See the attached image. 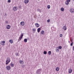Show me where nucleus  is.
Returning <instances> with one entry per match:
<instances>
[{
	"instance_id": "1",
	"label": "nucleus",
	"mask_w": 74,
	"mask_h": 74,
	"mask_svg": "<svg viewBox=\"0 0 74 74\" xmlns=\"http://www.w3.org/2000/svg\"><path fill=\"white\" fill-rule=\"evenodd\" d=\"M10 62H11V59H10V58L9 57L7 58L6 61V64H9V63H10Z\"/></svg>"
},
{
	"instance_id": "2",
	"label": "nucleus",
	"mask_w": 74,
	"mask_h": 74,
	"mask_svg": "<svg viewBox=\"0 0 74 74\" xmlns=\"http://www.w3.org/2000/svg\"><path fill=\"white\" fill-rule=\"evenodd\" d=\"M42 71V69H40L37 70L36 73L37 74H41Z\"/></svg>"
},
{
	"instance_id": "3",
	"label": "nucleus",
	"mask_w": 74,
	"mask_h": 74,
	"mask_svg": "<svg viewBox=\"0 0 74 74\" xmlns=\"http://www.w3.org/2000/svg\"><path fill=\"white\" fill-rule=\"evenodd\" d=\"M5 43V41H1V42L0 44H1V45H3V47L4 46V44Z\"/></svg>"
},
{
	"instance_id": "4",
	"label": "nucleus",
	"mask_w": 74,
	"mask_h": 74,
	"mask_svg": "<svg viewBox=\"0 0 74 74\" xmlns=\"http://www.w3.org/2000/svg\"><path fill=\"white\" fill-rule=\"evenodd\" d=\"M25 23L24 21H22L20 23V25L22 26H24V25H25Z\"/></svg>"
},
{
	"instance_id": "5",
	"label": "nucleus",
	"mask_w": 74,
	"mask_h": 74,
	"mask_svg": "<svg viewBox=\"0 0 74 74\" xmlns=\"http://www.w3.org/2000/svg\"><path fill=\"white\" fill-rule=\"evenodd\" d=\"M13 10H14V11H17L18 10V8H17V7H14L13 8Z\"/></svg>"
},
{
	"instance_id": "6",
	"label": "nucleus",
	"mask_w": 74,
	"mask_h": 74,
	"mask_svg": "<svg viewBox=\"0 0 74 74\" xmlns=\"http://www.w3.org/2000/svg\"><path fill=\"white\" fill-rule=\"evenodd\" d=\"M6 68V69L8 70H10V69H11V67L9 66H7Z\"/></svg>"
},
{
	"instance_id": "7",
	"label": "nucleus",
	"mask_w": 74,
	"mask_h": 74,
	"mask_svg": "<svg viewBox=\"0 0 74 74\" xmlns=\"http://www.w3.org/2000/svg\"><path fill=\"white\" fill-rule=\"evenodd\" d=\"M70 12L73 13L74 12V9L73 8L71 9L70 10Z\"/></svg>"
},
{
	"instance_id": "8",
	"label": "nucleus",
	"mask_w": 74,
	"mask_h": 74,
	"mask_svg": "<svg viewBox=\"0 0 74 74\" xmlns=\"http://www.w3.org/2000/svg\"><path fill=\"white\" fill-rule=\"evenodd\" d=\"M11 27L10 26V25H8L6 26V28L7 29H10V28Z\"/></svg>"
},
{
	"instance_id": "9",
	"label": "nucleus",
	"mask_w": 74,
	"mask_h": 74,
	"mask_svg": "<svg viewBox=\"0 0 74 74\" xmlns=\"http://www.w3.org/2000/svg\"><path fill=\"white\" fill-rule=\"evenodd\" d=\"M56 52H59V48L56 47Z\"/></svg>"
},
{
	"instance_id": "10",
	"label": "nucleus",
	"mask_w": 74,
	"mask_h": 74,
	"mask_svg": "<svg viewBox=\"0 0 74 74\" xmlns=\"http://www.w3.org/2000/svg\"><path fill=\"white\" fill-rule=\"evenodd\" d=\"M35 25L36 26H36L37 27H39V26H40V24H38V23H35Z\"/></svg>"
},
{
	"instance_id": "11",
	"label": "nucleus",
	"mask_w": 74,
	"mask_h": 74,
	"mask_svg": "<svg viewBox=\"0 0 74 74\" xmlns=\"http://www.w3.org/2000/svg\"><path fill=\"white\" fill-rule=\"evenodd\" d=\"M69 2L66 1L65 2V3L66 5H69Z\"/></svg>"
},
{
	"instance_id": "12",
	"label": "nucleus",
	"mask_w": 74,
	"mask_h": 74,
	"mask_svg": "<svg viewBox=\"0 0 74 74\" xmlns=\"http://www.w3.org/2000/svg\"><path fill=\"white\" fill-rule=\"evenodd\" d=\"M24 3L25 4H27L28 3H29V0H25Z\"/></svg>"
},
{
	"instance_id": "13",
	"label": "nucleus",
	"mask_w": 74,
	"mask_h": 74,
	"mask_svg": "<svg viewBox=\"0 0 74 74\" xmlns=\"http://www.w3.org/2000/svg\"><path fill=\"white\" fill-rule=\"evenodd\" d=\"M69 73H72V69H69Z\"/></svg>"
},
{
	"instance_id": "14",
	"label": "nucleus",
	"mask_w": 74,
	"mask_h": 74,
	"mask_svg": "<svg viewBox=\"0 0 74 74\" xmlns=\"http://www.w3.org/2000/svg\"><path fill=\"white\" fill-rule=\"evenodd\" d=\"M19 62L20 63H21V64H23V63H24L23 61L21 60H20V61H19Z\"/></svg>"
},
{
	"instance_id": "15",
	"label": "nucleus",
	"mask_w": 74,
	"mask_h": 74,
	"mask_svg": "<svg viewBox=\"0 0 74 74\" xmlns=\"http://www.w3.org/2000/svg\"><path fill=\"white\" fill-rule=\"evenodd\" d=\"M41 34H44V30H42L40 32Z\"/></svg>"
},
{
	"instance_id": "16",
	"label": "nucleus",
	"mask_w": 74,
	"mask_h": 74,
	"mask_svg": "<svg viewBox=\"0 0 74 74\" xmlns=\"http://www.w3.org/2000/svg\"><path fill=\"white\" fill-rule=\"evenodd\" d=\"M36 28H33L32 29V31L34 32H33L34 33L35 32H36Z\"/></svg>"
},
{
	"instance_id": "17",
	"label": "nucleus",
	"mask_w": 74,
	"mask_h": 74,
	"mask_svg": "<svg viewBox=\"0 0 74 74\" xmlns=\"http://www.w3.org/2000/svg\"><path fill=\"white\" fill-rule=\"evenodd\" d=\"M40 30H41V28H39L37 29V32L38 33H39L40 32Z\"/></svg>"
},
{
	"instance_id": "18",
	"label": "nucleus",
	"mask_w": 74,
	"mask_h": 74,
	"mask_svg": "<svg viewBox=\"0 0 74 74\" xmlns=\"http://www.w3.org/2000/svg\"><path fill=\"white\" fill-rule=\"evenodd\" d=\"M10 65L12 67H14V64H12V63H10Z\"/></svg>"
},
{
	"instance_id": "19",
	"label": "nucleus",
	"mask_w": 74,
	"mask_h": 74,
	"mask_svg": "<svg viewBox=\"0 0 74 74\" xmlns=\"http://www.w3.org/2000/svg\"><path fill=\"white\" fill-rule=\"evenodd\" d=\"M63 30H66V27L65 26H64L63 27Z\"/></svg>"
},
{
	"instance_id": "20",
	"label": "nucleus",
	"mask_w": 74,
	"mask_h": 74,
	"mask_svg": "<svg viewBox=\"0 0 74 74\" xmlns=\"http://www.w3.org/2000/svg\"><path fill=\"white\" fill-rule=\"evenodd\" d=\"M24 41L25 42H27V39L25 38L24 40Z\"/></svg>"
},
{
	"instance_id": "21",
	"label": "nucleus",
	"mask_w": 74,
	"mask_h": 74,
	"mask_svg": "<svg viewBox=\"0 0 74 74\" xmlns=\"http://www.w3.org/2000/svg\"><path fill=\"white\" fill-rule=\"evenodd\" d=\"M56 70L57 71H58L59 70V67H57L56 69Z\"/></svg>"
},
{
	"instance_id": "22",
	"label": "nucleus",
	"mask_w": 74,
	"mask_h": 74,
	"mask_svg": "<svg viewBox=\"0 0 74 74\" xmlns=\"http://www.w3.org/2000/svg\"><path fill=\"white\" fill-rule=\"evenodd\" d=\"M37 11L38 12L39 11L40 12H41V10L40 9H38L37 10Z\"/></svg>"
},
{
	"instance_id": "23",
	"label": "nucleus",
	"mask_w": 74,
	"mask_h": 74,
	"mask_svg": "<svg viewBox=\"0 0 74 74\" xmlns=\"http://www.w3.org/2000/svg\"><path fill=\"white\" fill-rule=\"evenodd\" d=\"M9 42L11 43V44L13 43V40H9Z\"/></svg>"
},
{
	"instance_id": "24",
	"label": "nucleus",
	"mask_w": 74,
	"mask_h": 74,
	"mask_svg": "<svg viewBox=\"0 0 74 74\" xmlns=\"http://www.w3.org/2000/svg\"><path fill=\"white\" fill-rule=\"evenodd\" d=\"M48 55H51V51H49L48 52Z\"/></svg>"
},
{
	"instance_id": "25",
	"label": "nucleus",
	"mask_w": 74,
	"mask_h": 74,
	"mask_svg": "<svg viewBox=\"0 0 74 74\" xmlns=\"http://www.w3.org/2000/svg\"><path fill=\"white\" fill-rule=\"evenodd\" d=\"M61 11H64V9L63 8H61Z\"/></svg>"
},
{
	"instance_id": "26",
	"label": "nucleus",
	"mask_w": 74,
	"mask_h": 74,
	"mask_svg": "<svg viewBox=\"0 0 74 74\" xmlns=\"http://www.w3.org/2000/svg\"><path fill=\"white\" fill-rule=\"evenodd\" d=\"M47 8L48 9H49V8H51V6H50V5H48V6L47 7Z\"/></svg>"
},
{
	"instance_id": "27",
	"label": "nucleus",
	"mask_w": 74,
	"mask_h": 74,
	"mask_svg": "<svg viewBox=\"0 0 74 74\" xmlns=\"http://www.w3.org/2000/svg\"><path fill=\"white\" fill-rule=\"evenodd\" d=\"M43 53L44 54H45V55H46V54L47 53V52L46 51H44L43 52Z\"/></svg>"
},
{
	"instance_id": "28",
	"label": "nucleus",
	"mask_w": 74,
	"mask_h": 74,
	"mask_svg": "<svg viewBox=\"0 0 74 74\" xmlns=\"http://www.w3.org/2000/svg\"><path fill=\"white\" fill-rule=\"evenodd\" d=\"M58 48V49H62V46H59Z\"/></svg>"
},
{
	"instance_id": "29",
	"label": "nucleus",
	"mask_w": 74,
	"mask_h": 74,
	"mask_svg": "<svg viewBox=\"0 0 74 74\" xmlns=\"http://www.w3.org/2000/svg\"><path fill=\"white\" fill-rule=\"evenodd\" d=\"M23 34H21L20 37L22 38V37H23Z\"/></svg>"
},
{
	"instance_id": "30",
	"label": "nucleus",
	"mask_w": 74,
	"mask_h": 74,
	"mask_svg": "<svg viewBox=\"0 0 74 74\" xmlns=\"http://www.w3.org/2000/svg\"><path fill=\"white\" fill-rule=\"evenodd\" d=\"M70 40L71 42H73V39H71V38L70 39Z\"/></svg>"
},
{
	"instance_id": "31",
	"label": "nucleus",
	"mask_w": 74,
	"mask_h": 74,
	"mask_svg": "<svg viewBox=\"0 0 74 74\" xmlns=\"http://www.w3.org/2000/svg\"><path fill=\"white\" fill-rule=\"evenodd\" d=\"M18 8H20V9H21V8H22V6H21V5H20L19 7H18Z\"/></svg>"
},
{
	"instance_id": "32",
	"label": "nucleus",
	"mask_w": 74,
	"mask_h": 74,
	"mask_svg": "<svg viewBox=\"0 0 74 74\" xmlns=\"http://www.w3.org/2000/svg\"><path fill=\"white\" fill-rule=\"evenodd\" d=\"M73 42H72L71 44V46H73Z\"/></svg>"
},
{
	"instance_id": "33",
	"label": "nucleus",
	"mask_w": 74,
	"mask_h": 74,
	"mask_svg": "<svg viewBox=\"0 0 74 74\" xmlns=\"http://www.w3.org/2000/svg\"><path fill=\"white\" fill-rule=\"evenodd\" d=\"M8 3H11V0H8Z\"/></svg>"
},
{
	"instance_id": "34",
	"label": "nucleus",
	"mask_w": 74,
	"mask_h": 74,
	"mask_svg": "<svg viewBox=\"0 0 74 74\" xmlns=\"http://www.w3.org/2000/svg\"><path fill=\"white\" fill-rule=\"evenodd\" d=\"M16 56H19V53H16Z\"/></svg>"
},
{
	"instance_id": "35",
	"label": "nucleus",
	"mask_w": 74,
	"mask_h": 74,
	"mask_svg": "<svg viewBox=\"0 0 74 74\" xmlns=\"http://www.w3.org/2000/svg\"><path fill=\"white\" fill-rule=\"evenodd\" d=\"M22 37H20L19 38V39H20V40H21V39H22Z\"/></svg>"
},
{
	"instance_id": "36",
	"label": "nucleus",
	"mask_w": 74,
	"mask_h": 74,
	"mask_svg": "<svg viewBox=\"0 0 74 74\" xmlns=\"http://www.w3.org/2000/svg\"><path fill=\"white\" fill-rule=\"evenodd\" d=\"M47 22H50V20L49 19H48L47 20Z\"/></svg>"
},
{
	"instance_id": "37",
	"label": "nucleus",
	"mask_w": 74,
	"mask_h": 74,
	"mask_svg": "<svg viewBox=\"0 0 74 74\" xmlns=\"http://www.w3.org/2000/svg\"><path fill=\"white\" fill-rule=\"evenodd\" d=\"M7 14L5 13V17H6L7 16Z\"/></svg>"
},
{
	"instance_id": "38",
	"label": "nucleus",
	"mask_w": 74,
	"mask_h": 74,
	"mask_svg": "<svg viewBox=\"0 0 74 74\" xmlns=\"http://www.w3.org/2000/svg\"><path fill=\"white\" fill-rule=\"evenodd\" d=\"M5 22L6 23H8V21H5Z\"/></svg>"
},
{
	"instance_id": "39",
	"label": "nucleus",
	"mask_w": 74,
	"mask_h": 74,
	"mask_svg": "<svg viewBox=\"0 0 74 74\" xmlns=\"http://www.w3.org/2000/svg\"><path fill=\"white\" fill-rule=\"evenodd\" d=\"M60 37H62V34H60Z\"/></svg>"
},
{
	"instance_id": "40",
	"label": "nucleus",
	"mask_w": 74,
	"mask_h": 74,
	"mask_svg": "<svg viewBox=\"0 0 74 74\" xmlns=\"http://www.w3.org/2000/svg\"><path fill=\"white\" fill-rule=\"evenodd\" d=\"M66 1L69 2H70V1H71V0H66Z\"/></svg>"
},
{
	"instance_id": "41",
	"label": "nucleus",
	"mask_w": 74,
	"mask_h": 74,
	"mask_svg": "<svg viewBox=\"0 0 74 74\" xmlns=\"http://www.w3.org/2000/svg\"><path fill=\"white\" fill-rule=\"evenodd\" d=\"M22 67H23V68H24V67H25V65H22Z\"/></svg>"
},
{
	"instance_id": "42",
	"label": "nucleus",
	"mask_w": 74,
	"mask_h": 74,
	"mask_svg": "<svg viewBox=\"0 0 74 74\" xmlns=\"http://www.w3.org/2000/svg\"><path fill=\"white\" fill-rule=\"evenodd\" d=\"M21 41V40H20V39H18V42H19V41Z\"/></svg>"
},
{
	"instance_id": "43",
	"label": "nucleus",
	"mask_w": 74,
	"mask_h": 74,
	"mask_svg": "<svg viewBox=\"0 0 74 74\" xmlns=\"http://www.w3.org/2000/svg\"><path fill=\"white\" fill-rule=\"evenodd\" d=\"M68 42H69V43H70V41H68Z\"/></svg>"
},
{
	"instance_id": "44",
	"label": "nucleus",
	"mask_w": 74,
	"mask_h": 74,
	"mask_svg": "<svg viewBox=\"0 0 74 74\" xmlns=\"http://www.w3.org/2000/svg\"><path fill=\"white\" fill-rule=\"evenodd\" d=\"M38 0V1H40V0Z\"/></svg>"
},
{
	"instance_id": "45",
	"label": "nucleus",
	"mask_w": 74,
	"mask_h": 74,
	"mask_svg": "<svg viewBox=\"0 0 74 74\" xmlns=\"http://www.w3.org/2000/svg\"><path fill=\"white\" fill-rule=\"evenodd\" d=\"M73 0V1H74V0Z\"/></svg>"
}]
</instances>
